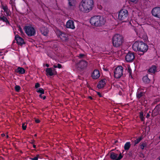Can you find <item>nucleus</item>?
<instances>
[{"instance_id":"nucleus-1","label":"nucleus","mask_w":160,"mask_h":160,"mask_svg":"<svg viewBox=\"0 0 160 160\" xmlns=\"http://www.w3.org/2000/svg\"><path fill=\"white\" fill-rule=\"evenodd\" d=\"M93 5V0H82L79 5V10L80 11L88 12L92 10Z\"/></svg>"},{"instance_id":"nucleus-2","label":"nucleus","mask_w":160,"mask_h":160,"mask_svg":"<svg viewBox=\"0 0 160 160\" xmlns=\"http://www.w3.org/2000/svg\"><path fill=\"white\" fill-rule=\"evenodd\" d=\"M133 50L135 51H139L144 53L148 49V46L142 41H137L132 45Z\"/></svg>"},{"instance_id":"nucleus-3","label":"nucleus","mask_w":160,"mask_h":160,"mask_svg":"<svg viewBox=\"0 0 160 160\" xmlns=\"http://www.w3.org/2000/svg\"><path fill=\"white\" fill-rule=\"evenodd\" d=\"M106 22L105 19L102 16L98 15L91 17L90 20V23L95 27H101Z\"/></svg>"},{"instance_id":"nucleus-4","label":"nucleus","mask_w":160,"mask_h":160,"mask_svg":"<svg viewBox=\"0 0 160 160\" xmlns=\"http://www.w3.org/2000/svg\"><path fill=\"white\" fill-rule=\"evenodd\" d=\"M113 46L115 47H120L123 42V38L122 36L119 34H115L112 38Z\"/></svg>"},{"instance_id":"nucleus-5","label":"nucleus","mask_w":160,"mask_h":160,"mask_svg":"<svg viewBox=\"0 0 160 160\" xmlns=\"http://www.w3.org/2000/svg\"><path fill=\"white\" fill-rule=\"evenodd\" d=\"M128 10L125 9L121 10L118 14V19L122 22H126L128 21Z\"/></svg>"},{"instance_id":"nucleus-6","label":"nucleus","mask_w":160,"mask_h":160,"mask_svg":"<svg viewBox=\"0 0 160 160\" xmlns=\"http://www.w3.org/2000/svg\"><path fill=\"white\" fill-rule=\"evenodd\" d=\"M88 64L86 61H76L75 66L77 69L80 71H82L87 67Z\"/></svg>"},{"instance_id":"nucleus-7","label":"nucleus","mask_w":160,"mask_h":160,"mask_svg":"<svg viewBox=\"0 0 160 160\" xmlns=\"http://www.w3.org/2000/svg\"><path fill=\"white\" fill-rule=\"evenodd\" d=\"M24 30L26 34L29 37L34 36L36 34L35 29L31 26H25Z\"/></svg>"},{"instance_id":"nucleus-8","label":"nucleus","mask_w":160,"mask_h":160,"mask_svg":"<svg viewBox=\"0 0 160 160\" xmlns=\"http://www.w3.org/2000/svg\"><path fill=\"white\" fill-rule=\"evenodd\" d=\"M123 68L121 66L116 67L114 71V75L115 78H119L123 75Z\"/></svg>"},{"instance_id":"nucleus-9","label":"nucleus","mask_w":160,"mask_h":160,"mask_svg":"<svg viewBox=\"0 0 160 160\" xmlns=\"http://www.w3.org/2000/svg\"><path fill=\"white\" fill-rule=\"evenodd\" d=\"M137 98L139 100H142V101L145 102V92L141 90H139L137 92L136 94Z\"/></svg>"},{"instance_id":"nucleus-10","label":"nucleus","mask_w":160,"mask_h":160,"mask_svg":"<svg viewBox=\"0 0 160 160\" xmlns=\"http://www.w3.org/2000/svg\"><path fill=\"white\" fill-rule=\"evenodd\" d=\"M151 13L154 17L160 19V7H157L153 8L152 10Z\"/></svg>"},{"instance_id":"nucleus-11","label":"nucleus","mask_w":160,"mask_h":160,"mask_svg":"<svg viewBox=\"0 0 160 160\" xmlns=\"http://www.w3.org/2000/svg\"><path fill=\"white\" fill-rule=\"evenodd\" d=\"M57 34L62 41L66 42L68 40V35L66 33L59 30L57 31Z\"/></svg>"},{"instance_id":"nucleus-12","label":"nucleus","mask_w":160,"mask_h":160,"mask_svg":"<svg viewBox=\"0 0 160 160\" xmlns=\"http://www.w3.org/2000/svg\"><path fill=\"white\" fill-rule=\"evenodd\" d=\"M120 153L118 157V154H116L113 152H112L110 153V158L113 160H120L123 157V155H122L121 152H119Z\"/></svg>"},{"instance_id":"nucleus-13","label":"nucleus","mask_w":160,"mask_h":160,"mask_svg":"<svg viewBox=\"0 0 160 160\" xmlns=\"http://www.w3.org/2000/svg\"><path fill=\"white\" fill-rule=\"evenodd\" d=\"M68 8L70 10H74L76 8V0H68Z\"/></svg>"},{"instance_id":"nucleus-14","label":"nucleus","mask_w":160,"mask_h":160,"mask_svg":"<svg viewBox=\"0 0 160 160\" xmlns=\"http://www.w3.org/2000/svg\"><path fill=\"white\" fill-rule=\"evenodd\" d=\"M15 39L17 43L19 45L22 46L23 44H25L23 39L18 34L15 35Z\"/></svg>"},{"instance_id":"nucleus-15","label":"nucleus","mask_w":160,"mask_h":160,"mask_svg":"<svg viewBox=\"0 0 160 160\" xmlns=\"http://www.w3.org/2000/svg\"><path fill=\"white\" fill-rule=\"evenodd\" d=\"M66 26L67 28L72 29H74L75 28L74 22L73 20H69L67 22Z\"/></svg>"},{"instance_id":"nucleus-16","label":"nucleus","mask_w":160,"mask_h":160,"mask_svg":"<svg viewBox=\"0 0 160 160\" xmlns=\"http://www.w3.org/2000/svg\"><path fill=\"white\" fill-rule=\"evenodd\" d=\"M1 9H3L4 12H5L7 16H10L11 15V13L9 9H8V6L7 5H4L2 4L1 7Z\"/></svg>"},{"instance_id":"nucleus-17","label":"nucleus","mask_w":160,"mask_h":160,"mask_svg":"<svg viewBox=\"0 0 160 160\" xmlns=\"http://www.w3.org/2000/svg\"><path fill=\"white\" fill-rule=\"evenodd\" d=\"M52 48L56 53H59L62 52L60 48L58 46L57 43H54L52 47Z\"/></svg>"},{"instance_id":"nucleus-18","label":"nucleus","mask_w":160,"mask_h":160,"mask_svg":"<svg viewBox=\"0 0 160 160\" xmlns=\"http://www.w3.org/2000/svg\"><path fill=\"white\" fill-rule=\"evenodd\" d=\"M135 57L134 53L129 52L126 56L125 60H134Z\"/></svg>"},{"instance_id":"nucleus-19","label":"nucleus","mask_w":160,"mask_h":160,"mask_svg":"<svg viewBox=\"0 0 160 160\" xmlns=\"http://www.w3.org/2000/svg\"><path fill=\"white\" fill-rule=\"evenodd\" d=\"M106 79L104 78L101 79L99 82L98 85V88H103L106 84Z\"/></svg>"},{"instance_id":"nucleus-20","label":"nucleus","mask_w":160,"mask_h":160,"mask_svg":"<svg viewBox=\"0 0 160 160\" xmlns=\"http://www.w3.org/2000/svg\"><path fill=\"white\" fill-rule=\"evenodd\" d=\"M100 74L99 71L97 69H95L93 73H92L91 76L92 78L97 79L100 77Z\"/></svg>"},{"instance_id":"nucleus-21","label":"nucleus","mask_w":160,"mask_h":160,"mask_svg":"<svg viewBox=\"0 0 160 160\" xmlns=\"http://www.w3.org/2000/svg\"><path fill=\"white\" fill-rule=\"evenodd\" d=\"M40 30L42 34L44 36H47L49 32V30L47 28L43 26L40 28Z\"/></svg>"},{"instance_id":"nucleus-22","label":"nucleus","mask_w":160,"mask_h":160,"mask_svg":"<svg viewBox=\"0 0 160 160\" xmlns=\"http://www.w3.org/2000/svg\"><path fill=\"white\" fill-rule=\"evenodd\" d=\"M0 21H2L3 22H5L7 24L10 25V22L7 17L5 16V14H1L0 17Z\"/></svg>"},{"instance_id":"nucleus-23","label":"nucleus","mask_w":160,"mask_h":160,"mask_svg":"<svg viewBox=\"0 0 160 160\" xmlns=\"http://www.w3.org/2000/svg\"><path fill=\"white\" fill-rule=\"evenodd\" d=\"M46 75L47 76H52L53 75V73L52 72V68H47L45 70Z\"/></svg>"},{"instance_id":"nucleus-24","label":"nucleus","mask_w":160,"mask_h":160,"mask_svg":"<svg viewBox=\"0 0 160 160\" xmlns=\"http://www.w3.org/2000/svg\"><path fill=\"white\" fill-rule=\"evenodd\" d=\"M16 72L19 74H22L25 73V70L22 68L18 67L16 70Z\"/></svg>"},{"instance_id":"nucleus-25","label":"nucleus","mask_w":160,"mask_h":160,"mask_svg":"<svg viewBox=\"0 0 160 160\" xmlns=\"http://www.w3.org/2000/svg\"><path fill=\"white\" fill-rule=\"evenodd\" d=\"M131 147V143L130 142H126L124 145V149L126 151H127Z\"/></svg>"},{"instance_id":"nucleus-26","label":"nucleus","mask_w":160,"mask_h":160,"mask_svg":"<svg viewBox=\"0 0 160 160\" xmlns=\"http://www.w3.org/2000/svg\"><path fill=\"white\" fill-rule=\"evenodd\" d=\"M156 67L154 65L152 66L149 69L148 71L150 73H154L156 71Z\"/></svg>"},{"instance_id":"nucleus-27","label":"nucleus","mask_w":160,"mask_h":160,"mask_svg":"<svg viewBox=\"0 0 160 160\" xmlns=\"http://www.w3.org/2000/svg\"><path fill=\"white\" fill-rule=\"evenodd\" d=\"M142 139L143 137L142 136L139 137L138 138L133 141L134 142V146H135L137 144L139 143Z\"/></svg>"},{"instance_id":"nucleus-28","label":"nucleus","mask_w":160,"mask_h":160,"mask_svg":"<svg viewBox=\"0 0 160 160\" xmlns=\"http://www.w3.org/2000/svg\"><path fill=\"white\" fill-rule=\"evenodd\" d=\"M128 72L129 73V77H131V78H132V70L130 65L128 66Z\"/></svg>"},{"instance_id":"nucleus-29","label":"nucleus","mask_w":160,"mask_h":160,"mask_svg":"<svg viewBox=\"0 0 160 160\" xmlns=\"http://www.w3.org/2000/svg\"><path fill=\"white\" fill-rule=\"evenodd\" d=\"M143 81L146 83H148L150 82V79L148 78V76L146 75L143 77L142 78Z\"/></svg>"},{"instance_id":"nucleus-30","label":"nucleus","mask_w":160,"mask_h":160,"mask_svg":"<svg viewBox=\"0 0 160 160\" xmlns=\"http://www.w3.org/2000/svg\"><path fill=\"white\" fill-rule=\"evenodd\" d=\"M139 117L142 121H144L145 120V118L143 117V113L142 112H141L139 113Z\"/></svg>"},{"instance_id":"nucleus-31","label":"nucleus","mask_w":160,"mask_h":160,"mask_svg":"<svg viewBox=\"0 0 160 160\" xmlns=\"http://www.w3.org/2000/svg\"><path fill=\"white\" fill-rule=\"evenodd\" d=\"M36 92L40 93V94H43L44 93V90L42 88H39V89L36 90Z\"/></svg>"},{"instance_id":"nucleus-32","label":"nucleus","mask_w":160,"mask_h":160,"mask_svg":"<svg viewBox=\"0 0 160 160\" xmlns=\"http://www.w3.org/2000/svg\"><path fill=\"white\" fill-rule=\"evenodd\" d=\"M147 146V143L146 142H143L140 145V148L142 149V150H143L144 148L145 147H146Z\"/></svg>"},{"instance_id":"nucleus-33","label":"nucleus","mask_w":160,"mask_h":160,"mask_svg":"<svg viewBox=\"0 0 160 160\" xmlns=\"http://www.w3.org/2000/svg\"><path fill=\"white\" fill-rule=\"evenodd\" d=\"M21 88L18 85H16L15 87V89L16 90V91L18 92H19L20 89Z\"/></svg>"},{"instance_id":"nucleus-34","label":"nucleus","mask_w":160,"mask_h":160,"mask_svg":"<svg viewBox=\"0 0 160 160\" xmlns=\"http://www.w3.org/2000/svg\"><path fill=\"white\" fill-rule=\"evenodd\" d=\"M39 156V154L36 155V156L34 157V158H30V159L31 160H38V157Z\"/></svg>"},{"instance_id":"nucleus-35","label":"nucleus","mask_w":160,"mask_h":160,"mask_svg":"<svg viewBox=\"0 0 160 160\" xmlns=\"http://www.w3.org/2000/svg\"><path fill=\"white\" fill-rule=\"evenodd\" d=\"M53 67L54 68H62V66L60 64H58L57 65H54Z\"/></svg>"},{"instance_id":"nucleus-36","label":"nucleus","mask_w":160,"mask_h":160,"mask_svg":"<svg viewBox=\"0 0 160 160\" xmlns=\"http://www.w3.org/2000/svg\"><path fill=\"white\" fill-rule=\"evenodd\" d=\"M153 113H156L154 115V116H156L158 114V110H157V109H156L155 108L154 109V110H153Z\"/></svg>"},{"instance_id":"nucleus-37","label":"nucleus","mask_w":160,"mask_h":160,"mask_svg":"<svg viewBox=\"0 0 160 160\" xmlns=\"http://www.w3.org/2000/svg\"><path fill=\"white\" fill-rule=\"evenodd\" d=\"M22 128L23 130H25L26 129L27 126L25 125L24 123H23L22 125Z\"/></svg>"},{"instance_id":"nucleus-38","label":"nucleus","mask_w":160,"mask_h":160,"mask_svg":"<svg viewBox=\"0 0 160 160\" xmlns=\"http://www.w3.org/2000/svg\"><path fill=\"white\" fill-rule=\"evenodd\" d=\"M40 84L39 83H36L35 85V88H37L40 87Z\"/></svg>"},{"instance_id":"nucleus-39","label":"nucleus","mask_w":160,"mask_h":160,"mask_svg":"<svg viewBox=\"0 0 160 160\" xmlns=\"http://www.w3.org/2000/svg\"><path fill=\"white\" fill-rule=\"evenodd\" d=\"M55 68H52V72L53 73V75H56L57 74V72L56 71V70L55 69Z\"/></svg>"},{"instance_id":"nucleus-40","label":"nucleus","mask_w":160,"mask_h":160,"mask_svg":"<svg viewBox=\"0 0 160 160\" xmlns=\"http://www.w3.org/2000/svg\"><path fill=\"white\" fill-rule=\"evenodd\" d=\"M18 28H19V29L18 30L21 33H23V31H22V28L20 26H19L18 27Z\"/></svg>"},{"instance_id":"nucleus-41","label":"nucleus","mask_w":160,"mask_h":160,"mask_svg":"<svg viewBox=\"0 0 160 160\" xmlns=\"http://www.w3.org/2000/svg\"><path fill=\"white\" fill-rule=\"evenodd\" d=\"M42 94H40L39 95V97L41 98H42L43 99H45L46 98V97L45 96H43L42 95Z\"/></svg>"},{"instance_id":"nucleus-42","label":"nucleus","mask_w":160,"mask_h":160,"mask_svg":"<svg viewBox=\"0 0 160 160\" xmlns=\"http://www.w3.org/2000/svg\"><path fill=\"white\" fill-rule=\"evenodd\" d=\"M85 55L84 54H80L79 55L78 57L79 58H82Z\"/></svg>"},{"instance_id":"nucleus-43","label":"nucleus","mask_w":160,"mask_h":160,"mask_svg":"<svg viewBox=\"0 0 160 160\" xmlns=\"http://www.w3.org/2000/svg\"><path fill=\"white\" fill-rule=\"evenodd\" d=\"M97 94L98 95L99 97H102V94L99 92H97Z\"/></svg>"},{"instance_id":"nucleus-44","label":"nucleus","mask_w":160,"mask_h":160,"mask_svg":"<svg viewBox=\"0 0 160 160\" xmlns=\"http://www.w3.org/2000/svg\"><path fill=\"white\" fill-rule=\"evenodd\" d=\"M35 122L36 123H39V122H40V121L38 119L35 118Z\"/></svg>"},{"instance_id":"nucleus-45","label":"nucleus","mask_w":160,"mask_h":160,"mask_svg":"<svg viewBox=\"0 0 160 160\" xmlns=\"http://www.w3.org/2000/svg\"><path fill=\"white\" fill-rule=\"evenodd\" d=\"M3 54V52H0V56H1V58H2V59H3V58H4V57L2 56Z\"/></svg>"},{"instance_id":"nucleus-46","label":"nucleus","mask_w":160,"mask_h":160,"mask_svg":"<svg viewBox=\"0 0 160 160\" xmlns=\"http://www.w3.org/2000/svg\"><path fill=\"white\" fill-rule=\"evenodd\" d=\"M150 113H148L147 114V115H146V118H149V117H150Z\"/></svg>"},{"instance_id":"nucleus-47","label":"nucleus","mask_w":160,"mask_h":160,"mask_svg":"<svg viewBox=\"0 0 160 160\" xmlns=\"http://www.w3.org/2000/svg\"><path fill=\"white\" fill-rule=\"evenodd\" d=\"M9 3L11 4H12L14 3L13 0H10Z\"/></svg>"},{"instance_id":"nucleus-48","label":"nucleus","mask_w":160,"mask_h":160,"mask_svg":"<svg viewBox=\"0 0 160 160\" xmlns=\"http://www.w3.org/2000/svg\"><path fill=\"white\" fill-rule=\"evenodd\" d=\"M44 65H45V66H46V67H49V65L48 64H43V66H44Z\"/></svg>"},{"instance_id":"nucleus-49","label":"nucleus","mask_w":160,"mask_h":160,"mask_svg":"<svg viewBox=\"0 0 160 160\" xmlns=\"http://www.w3.org/2000/svg\"><path fill=\"white\" fill-rule=\"evenodd\" d=\"M35 142V141L34 140H31L30 143L32 144H34Z\"/></svg>"},{"instance_id":"nucleus-50","label":"nucleus","mask_w":160,"mask_h":160,"mask_svg":"<svg viewBox=\"0 0 160 160\" xmlns=\"http://www.w3.org/2000/svg\"><path fill=\"white\" fill-rule=\"evenodd\" d=\"M128 0L132 2H134L135 1H136L137 0Z\"/></svg>"},{"instance_id":"nucleus-51","label":"nucleus","mask_w":160,"mask_h":160,"mask_svg":"<svg viewBox=\"0 0 160 160\" xmlns=\"http://www.w3.org/2000/svg\"><path fill=\"white\" fill-rule=\"evenodd\" d=\"M103 69H104V70L105 71H108V69L107 68H103Z\"/></svg>"},{"instance_id":"nucleus-52","label":"nucleus","mask_w":160,"mask_h":160,"mask_svg":"<svg viewBox=\"0 0 160 160\" xmlns=\"http://www.w3.org/2000/svg\"><path fill=\"white\" fill-rule=\"evenodd\" d=\"M88 98H89V99H90L91 100L93 99V98H92V97L90 96H88Z\"/></svg>"},{"instance_id":"nucleus-53","label":"nucleus","mask_w":160,"mask_h":160,"mask_svg":"<svg viewBox=\"0 0 160 160\" xmlns=\"http://www.w3.org/2000/svg\"><path fill=\"white\" fill-rule=\"evenodd\" d=\"M133 61H126V62H133Z\"/></svg>"},{"instance_id":"nucleus-54","label":"nucleus","mask_w":160,"mask_h":160,"mask_svg":"<svg viewBox=\"0 0 160 160\" xmlns=\"http://www.w3.org/2000/svg\"><path fill=\"white\" fill-rule=\"evenodd\" d=\"M33 147L34 148H36V146L34 144H33Z\"/></svg>"},{"instance_id":"nucleus-55","label":"nucleus","mask_w":160,"mask_h":160,"mask_svg":"<svg viewBox=\"0 0 160 160\" xmlns=\"http://www.w3.org/2000/svg\"><path fill=\"white\" fill-rule=\"evenodd\" d=\"M5 134H2V136H5Z\"/></svg>"},{"instance_id":"nucleus-56","label":"nucleus","mask_w":160,"mask_h":160,"mask_svg":"<svg viewBox=\"0 0 160 160\" xmlns=\"http://www.w3.org/2000/svg\"><path fill=\"white\" fill-rule=\"evenodd\" d=\"M37 134H34V137H37Z\"/></svg>"},{"instance_id":"nucleus-57","label":"nucleus","mask_w":160,"mask_h":160,"mask_svg":"<svg viewBox=\"0 0 160 160\" xmlns=\"http://www.w3.org/2000/svg\"><path fill=\"white\" fill-rule=\"evenodd\" d=\"M159 106V105H157L155 108H157Z\"/></svg>"},{"instance_id":"nucleus-58","label":"nucleus","mask_w":160,"mask_h":160,"mask_svg":"<svg viewBox=\"0 0 160 160\" xmlns=\"http://www.w3.org/2000/svg\"><path fill=\"white\" fill-rule=\"evenodd\" d=\"M6 138H8V135H7Z\"/></svg>"},{"instance_id":"nucleus-59","label":"nucleus","mask_w":160,"mask_h":160,"mask_svg":"<svg viewBox=\"0 0 160 160\" xmlns=\"http://www.w3.org/2000/svg\"><path fill=\"white\" fill-rule=\"evenodd\" d=\"M159 139L160 140V135L159 137Z\"/></svg>"},{"instance_id":"nucleus-60","label":"nucleus","mask_w":160,"mask_h":160,"mask_svg":"<svg viewBox=\"0 0 160 160\" xmlns=\"http://www.w3.org/2000/svg\"><path fill=\"white\" fill-rule=\"evenodd\" d=\"M148 113H151V111H149Z\"/></svg>"},{"instance_id":"nucleus-61","label":"nucleus","mask_w":160,"mask_h":160,"mask_svg":"<svg viewBox=\"0 0 160 160\" xmlns=\"http://www.w3.org/2000/svg\"><path fill=\"white\" fill-rule=\"evenodd\" d=\"M159 160H160V157L159 158Z\"/></svg>"},{"instance_id":"nucleus-62","label":"nucleus","mask_w":160,"mask_h":160,"mask_svg":"<svg viewBox=\"0 0 160 160\" xmlns=\"http://www.w3.org/2000/svg\"><path fill=\"white\" fill-rule=\"evenodd\" d=\"M146 101V102H147V101ZM146 103H147V102H146Z\"/></svg>"},{"instance_id":"nucleus-63","label":"nucleus","mask_w":160,"mask_h":160,"mask_svg":"<svg viewBox=\"0 0 160 160\" xmlns=\"http://www.w3.org/2000/svg\"><path fill=\"white\" fill-rule=\"evenodd\" d=\"M16 0H14V1H15Z\"/></svg>"}]
</instances>
